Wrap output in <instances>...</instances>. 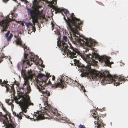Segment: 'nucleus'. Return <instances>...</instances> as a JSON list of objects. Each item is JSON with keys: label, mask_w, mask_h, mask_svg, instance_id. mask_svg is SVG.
<instances>
[{"label": "nucleus", "mask_w": 128, "mask_h": 128, "mask_svg": "<svg viewBox=\"0 0 128 128\" xmlns=\"http://www.w3.org/2000/svg\"><path fill=\"white\" fill-rule=\"evenodd\" d=\"M51 24L52 25V30L54 28V27L55 26V24H54L53 22H52L51 23Z\"/></svg>", "instance_id": "33"}, {"label": "nucleus", "mask_w": 128, "mask_h": 128, "mask_svg": "<svg viewBox=\"0 0 128 128\" xmlns=\"http://www.w3.org/2000/svg\"><path fill=\"white\" fill-rule=\"evenodd\" d=\"M42 83L41 82H39L37 83V88L40 92H42V91H43V90L44 89V87H43L44 85L42 86Z\"/></svg>", "instance_id": "18"}, {"label": "nucleus", "mask_w": 128, "mask_h": 128, "mask_svg": "<svg viewBox=\"0 0 128 128\" xmlns=\"http://www.w3.org/2000/svg\"><path fill=\"white\" fill-rule=\"evenodd\" d=\"M13 113L14 115L17 117L19 119L21 120L22 119V115L23 114L22 112H20L19 114H17L15 112H13Z\"/></svg>", "instance_id": "20"}, {"label": "nucleus", "mask_w": 128, "mask_h": 128, "mask_svg": "<svg viewBox=\"0 0 128 128\" xmlns=\"http://www.w3.org/2000/svg\"><path fill=\"white\" fill-rule=\"evenodd\" d=\"M14 84H16L17 86H18V83L17 81L16 80L14 82Z\"/></svg>", "instance_id": "36"}, {"label": "nucleus", "mask_w": 128, "mask_h": 128, "mask_svg": "<svg viewBox=\"0 0 128 128\" xmlns=\"http://www.w3.org/2000/svg\"><path fill=\"white\" fill-rule=\"evenodd\" d=\"M35 55L31 52H29V54H26L25 52L24 54V60H23V64L22 66V70L21 72L22 74L24 75L26 74V70H23V68H26L29 66H31L30 63L32 60L34 62V59Z\"/></svg>", "instance_id": "9"}, {"label": "nucleus", "mask_w": 128, "mask_h": 128, "mask_svg": "<svg viewBox=\"0 0 128 128\" xmlns=\"http://www.w3.org/2000/svg\"><path fill=\"white\" fill-rule=\"evenodd\" d=\"M72 64H71V65H72Z\"/></svg>", "instance_id": "54"}, {"label": "nucleus", "mask_w": 128, "mask_h": 128, "mask_svg": "<svg viewBox=\"0 0 128 128\" xmlns=\"http://www.w3.org/2000/svg\"><path fill=\"white\" fill-rule=\"evenodd\" d=\"M38 19V18L37 21L34 24L32 21L33 24L32 23L30 22L25 23V24L28 29L29 30H32V31L35 32L36 30V28L35 27V26L36 25L35 23L37 22Z\"/></svg>", "instance_id": "15"}, {"label": "nucleus", "mask_w": 128, "mask_h": 128, "mask_svg": "<svg viewBox=\"0 0 128 128\" xmlns=\"http://www.w3.org/2000/svg\"><path fill=\"white\" fill-rule=\"evenodd\" d=\"M43 61H42V60H41V63L40 65H42L43 64Z\"/></svg>", "instance_id": "45"}, {"label": "nucleus", "mask_w": 128, "mask_h": 128, "mask_svg": "<svg viewBox=\"0 0 128 128\" xmlns=\"http://www.w3.org/2000/svg\"><path fill=\"white\" fill-rule=\"evenodd\" d=\"M46 76H47V77L48 78H48L49 77H50L51 76H50V74H47L46 73Z\"/></svg>", "instance_id": "37"}, {"label": "nucleus", "mask_w": 128, "mask_h": 128, "mask_svg": "<svg viewBox=\"0 0 128 128\" xmlns=\"http://www.w3.org/2000/svg\"><path fill=\"white\" fill-rule=\"evenodd\" d=\"M2 105V109L4 111L6 112V114H7L8 112L7 111V110L6 109V108L4 107L3 104Z\"/></svg>", "instance_id": "29"}, {"label": "nucleus", "mask_w": 128, "mask_h": 128, "mask_svg": "<svg viewBox=\"0 0 128 128\" xmlns=\"http://www.w3.org/2000/svg\"><path fill=\"white\" fill-rule=\"evenodd\" d=\"M55 79V77L54 76H52V80L54 81Z\"/></svg>", "instance_id": "41"}, {"label": "nucleus", "mask_w": 128, "mask_h": 128, "mask_svg": "<svg viewBox=\"0 0 128 128\" xmlns=\"http://www.w3.org/2000/svg\"><path fill=\"white\" fill-rule=\"evenodd\" d=\"M62 11H63V10H62V11L61 12H60L61 13V14H62L64 16V18L65 17H64V14H63V13L62 12Z\"/></svg>", "instance_id": "43"}, {"label": "nucleus", "mask_w": 128, "mask_h": 128, "mask_svg": "<svg viewBox=\"0 0 128 128\" xmlns=\"http://www.w3.org/2000/svg\"><path fill=\"white\" fill-rule=\"evenodd\" d=\"M32 8L33 10L28 8L27 9L28 15L30 16V18L32 20L34 24L37 21L38 18L39 17H42L43 16L42 10L40 11L39 9L42 6L38 5L37 0H34L33 1Z\"/></svg>", "instance_id": "7"}, {"label": "nucleus", "mask_w": 128, "mask_h": 128, "mask_svg": "<svg viewBox=\"0 0 128 128\" xmlns=\"http://www.w3.org/2000/svg\"><path fill=\"white\" fill-rule=\"evenodd\" d=\"M104 116V115L101 114L100 116H102V117H104V116Z\"/></svg>", "instance_id": "46"}, {"label": "nucleus", "mask_w": 128, "mask_h": 128, "mask_svg": "<svg viewBox=\"0 0 128 128\" xmlns=\"http://www.w3.org/2000/svg\"><path fill=\"white\" fill-rule=\"evenodd\" d=\"M55 34H56L58 35L59 36H58V38H60L61 36L60 35V31L58 30H56L54 31Z\"/></svg>", "instance_id": "24"}, {"label": "nucleus", "mask_w": 128, "mask_h": 128, "mask_svg": "<svg viewBox=\"0 0 128 128\" xmlns=\"http://www.w3.org/2000/svg\"><path fill=\"white\" fill-rule=\"evenodd\" d=\"M64 11L66 16L68 18V14H70L69 11L67 10H64Z\"/></svg>", "instance_id": "25"}, {"label": "nucleus", "mask_w": 128, "mask_h": 128, "mask_svg": "<svg viewBox=\"0 0 128 128\" xmlns=\"http://www.w3.org/2000/svg\"><path fill=\"white\" fill-rule=\"evenodd\" d=\"M10 99H9V100L7 99V100H6V103H8L10 101Z\"/></svg>", "instance_id": "39"}, {"label": "nucleus", "mask_w": 128, "mask_h": 128, "mask_svg": "<svg viewBox=\"0 0 128 128\" xmlns=\"http://www.w3.org/2000/svg\"><path fill=\"white\" fill-rule=\"evenodd\" d=\"M5 86L6 88V91L7 92L9 91L10 90V88L9 87L7 86Z\"/></svg>", "instance_id": "38"}, {"label": "nucleus", "mask_w": 128, "mask_h": 128, "mask_svg": "<svg viewBox=\"0 0 128 128\" xmlns=\"http://www.w3.org/2000/svg\"><path fill=\"white\" fill-rule=\"evenodd\" d=\"M27 72L28 76L30 78H32L33 77L34 74H33L32 71L31 70H28Z\"/></svg>", "instance_id": "21"}, {"label": "nucleus", "mask_w": 128, "mask_h": 128, "mask_svg": "<svg viewBox=\"0 0 128 128\" xmlns=\"http://www.w3.org/2000/svg\"><path fill=\"white\" fill-rule=\"evenodd\" d=\"M56 0H55L54 1L52 0L50 2V4H52V6L54 7V6L53 4H54V2L55 1L56 3L55 4H56Z\"/></svg>", "instance_id": "28"}, {"label": "nucleus", "mask_w": 128, "mask_h": 128, "mask_svg": "<svg viewBox=\"0 0 128 128\" xmlns=\"http://www.w3.org/2000/svg\"><path fill=\"white\" fill-rule=\"evenodd\" d=\"M14 36H15V37L16 38H18V37H17V36H16V35H15Z\"/></svg>", "instance_id": "48"}, {"label": "nucleus", "mask_w": 128, "mask_h": 128, "mask_svg": "<svg viewBox=\"0 0 128 128\" xmlns=\"http://www.w3.org/2000/svg\"><path fill=\"white\" fill-rule=\"evenodd\" d=\"M69 80H72L67 76H61V78L60 79V82L55 83L54 84H52V87L55 88L60 87L63 88L64 87L65 82L68 84Z\"/></svg>", "instance_id": "12"}, {"label": "nucleus", "mask_w": 128, "mask_h": 128, "mask_svg": "<svg viewBox=\"0 0 128 128\" xmlns=\"http://www.w3.org/2000/svg\"><path fill=\"white\" fill-rule=\"evenodd\" d=\"M10 30H8L6 34V38L8 37V36L9 34H10Z\"/></svg>", "instance_id": "32"}, {"label": "nucleus", "mask_w": 128, "mask_h": 128, "mask_svg": "<svg viewBox=\"0 0 128 128\" xmlns=\"http://www.w3.org/2000/svg\"><path fill=\"white\" fill-rule=\"evenodd\" d=\"M42 96L45 97L48 100V98L46 97L48 96H50V92H49L48 90H45L44 91H42Z\"/></svg>", "instance_id": "19"}, {"label": "nucleus", "mask_w": 128, "mask_h": 128, "mask_svg": "<svg viewBox=\"0 0 128 128\" xmlns=\"http://www.w3.org/2000/svg\"><path fill=\"white\" fill-rule=\"evenodd\" d=\"M0 84L1 85V86H3V84H2V81L1 79H0Z\"/></svg>", "instance_id": "40"}, {"label": "nucleus", "mask_w": 128, "mask_h": 128, "mask_svg": "<svg viewBox=\"0 0 128 128\" xmlns=\"http://www.w3.org/2000/svg\"><path fill=\"white\" fill-rule=\"evenodd\" d=\"M67 20L65 18L64 19L67 24L66 27L69 32H71L74 34H76L78 30L81 29V25L82 22L80 19L77 18L74 16L73 13L68 14Z\"/></svg>", "instance_id": "4"}, {"label": "nucleus", "mask_w": 128, "mask_h": 128, "mask_svg": "<svg viewBox=\"0 0 128 128\" xmlns=\"http://www.w3.org/2000/svg\"><path fill=\"white\" fill-rule=\"evenodd\" d=\"M44 102V104L46 105L45 107L44 108L45 110L34 112V114H33V116L34 115L33 118L34 121L48 118L50 117V114L52 115V118L58 120L60 119L61 122L65 123L66 122L63 118H60V115L58 113V111L56 109H54L53 108H51L49 106L48 100Z\"/></svg>", "instance_id": "1"}, {"label": "nucleus", "mask_w": 128, "mask_h": 128, "mask_svg": "<svg viewBox=\"0 0 128 128\" xmlns=\"http://www.w3.org/2000/svg\"><path fill=\"white\" fill-rule=\"evenodd\" d=\"M16 102H17V104L21 105L23 107V108H22V112H22L23 114L22 115V116L24 115L26 118L31 119L30 118V116L26 115L24 113V112L25 113H26L27 111V109L29 106V105H28V102H25L24 103L22 101V100H21L19 102L17 101L16 100Z\"/></svg>", "instance_id": "14"}, {"label": "nucleus", "mask_w": 128, "mask_h": 128, "mask_svg": "<svg viewBox=\"0 0 128 128\" xmlns=\"http://www.w3.org/2000/svg\"><path fill=\"white\" fill-rule=\"evenodd\" d=\"M4 2H6L7 1H8L9 0H3Z\"/></svg>", "instance_id": "44"}, {"label": "nucleus", "mask_w": 128, "mask_h": 128, "mask_svg": "<svg viewBox=\"0 0 128 128\" xmlns=\"http://www.w3.org/2000/svg\"><path fill=\"white\" fill-rule=\"evenodd\" d=\"M83 91L84 92H86V90L84 88V90Z\"/></svg>", "instance_id": "47"}, {"label": "nucleus", "mask_w": 128, "mask_h": 128, "mask_svg": "<svg viewBox=\"0 0 128 128\" xmlns=\"http://www.w3.org/2000/svg\"><path fill=\"white\" fill-rule=\"evenodd\" d=\"M70 39L74 43H78L84 47L85 50L83 52H87L89 50H94L93 46L95 45V42L94 40L91 38H82L76 36L75 34H73V36L69 37Z\"/></svg>", "instance_id": "5"}, {"label": "nucleus", "mask_w": 128, "mask_h": 128, "mask_svg": "<svg viewBox=\"0 0 128 128\" xmlns=\"http://www.w3.org/2000/svg\"><path fill=\"white\" fill-rule=\"evenodd\" d=\"M97 77L102 79V82L104 83L110 84L114 82L116 84V86L119 85L122 83V80H124V78L116 76L114 75L113 76L110 74L108 71H105L103 72V74H94L92 76L93 79H96Z\"/></svg>", "instance_id": "3"}, {"label": "nucleus", "mask_w": 128, "mask_h": 128, "mask_svg": "<svg viewBox=\"0 0 128 128\" xmlns=\"http://www.w3.org/2000/svg\"><path fill=\"white\" fill-rule=\"evenodd\" d=\"M79 128H86L85 126L84 125H82L81 124H80L79 126Z\"/></svg>", "instance_id": "34"}, {"label": "nucleus", "mask_w": 128, "mask_h": 128, "mask_svg": "<svg viewBox=\"0 0 128 128\" xmlns=\"http://www.w3.org/2000/svg\"><path fill=\"white\" fill-rule=\"evenodd\" d=\"M84 56V58L87 63L90 64V66L96 63L97 61H96V60L98 58L99 61L101 62L105 63V65L106 66L111 67V64H113V62L111 63L109 60L110 58V57L102 56L99 58V55L94 51L92 52V54H86Z\"/></svg>", "instance_id": "6"}, {"label": "nucleus", "mask_w": 128, "mask_h": 128, "mask_svg": "<svg viewBox=\"0 0 128 128\" xmlns=\"http://www.w3.org/2000/svg\"><path fill=\"white\" fill-rule=\"evenodd\" d=\"M72 82L73 83H74V82H76V80H75V81H74V80H72Z\"/></svg>", "instance_id": "42"}, {"label": "nucleus", "mask_w": 128, "mask_h": 128, "mask_svg": "<svg viewBox=\"0 0 128 128\" xmlns=\"http://www.w3.org/2000/svg\"><path fill=\"white\" fill-rule=\"evenodd\" d=\"M16 44H17L20 45L22 47L24 48V50L25 49L28 50L29 48L25 44H24L23 46L22 44V41L21 40V38L20 37H18L16 40Z\"/></svg>", "instance_id": "17"}, {"label": "nucleus", "mask_w": 128, "mask_h": 128, "mask_svg": "<svg viewBox=\"0 0 128 128\" xmlns=\"http://www.w3.org/2000/svg\"><path fill=\"white\" fill-rule=\"evenodd\" d=\"M13 36V34H12L11 33L10 34V36L9 37H8H8H6L7 39V40L8 41H9L12 38Z\"/></svg>", "instance_id": "26"}, {"label": "nucleus", "mask_w": 128, "mask_h": 128, "mask_svg": "<svg viewBox=\"0 0 128 128\" xmlns=\"http://www.w3.org/2000/svg\"><path fill=\"white\" fill-rule=\"evenodd\" d=\"M14 125L13 123H9L6 125L5 128H14Z\"/></svg>", "instance_id": "22"}, {"label": "nucleus", "mask_w": 128, "mask_h": 128, "mask_svg": "<svg viewBox=\"0 0 128 128\" xmlns=\"http://www.w3.org/2000/svg\"><path fill=\"white\" fill-rule=\"evenodd\" d=\"M38 77L39 79L41 80V81L40 82H41L42 84H44V85L46 87L48 85H50V86H51L52 87V84L50 81V79L49 80L48 82H47L48 78L46 75L42 74H40L38 75Z\"/></svg>", "instance_id": "13"}, {"label": "nucleus", "mask_w": 128, "mask_h": 128, "mask_svg": "<svg viewBox=\"0 0 128 128\" xmlns=\"http://www.w3.org/2000/svg\"><path fill=\"white\" fill-rule=\"evenodd\" d=\"M73 61L75 66L81 68L80 69L82 72L81 74V77H82L85 76L87 72L90 70V66L87 65V66H85L83 64L80 63L79 60L76 59H74Z\"/></svg>", "instance_id": "11"}, {"label": "nucleus", "mask_w": 128, "mask_h": 128, "mask_svg": "<svg viewBox=\"0 0 128 128\" xmlns=\"http://www.w3.org/2000/svg\"><path fill=\"white\" fill-rule=\"evenodd\" d=\"M63 41H60L59 43V41H57L58 46H61V50L63 51V54L65 55L66 54L68 57L71 58H76L77 56H82L81 53L79 50L74 48L73 47L70 46V48L68 46L67 44L64 42H67L68 40L67 37L65 36L63 37Z\"/></svg>", "instance_id": "2"}, {"label": "nucleus", "mask_w": 128, "mask_h": 128, "mask_svg": "<svg viewBox=\"0 0 128 128\" xmlns=\"http://www.w3.org/2000/svg\"><path fill=\"white\" fill-rule=\"evenodd\" d=\"M70 82H72V80H69Z\"/></svg>", "instance_id": "51"}, {"label": "nucleus", "mask_w": 128, "mask_h": 128, "mask_svg": "<svg viewBox=\"0 0 128 128\" xmlns=\"http://www.w3.org/2000/svg\"><path fill=\"white\" fill-rule=\"evenodd\" d=\"M8 117H9V118H10V116L9 115H8Z\"/></svg>", "instance_id": "52"}, {"label": "nucleus", "mask_w": 128, "mask_h": 128, "mask_svg": "<svg viewBox=\"0 0 128 128\" xmlns=\"http://www.w3.org/2000/svg\"><path fill=\"white\" fill-rule=\"evenodd\" d=\"M8 81H5L4 80L3 82H2V84H3V86H5V84H6L8 83Z\"/></svg>", "instance_id": "31"}, {"label": "nucleus", "mask_w": 128, "mask_h": 128, "mask_svg": "<svg viewBox=\"0 0 128 128\" xmlns=\"http://www.w3.org/2000/svg\"><path fill=\"white\" fill-rule=\"evenodd\" d=\"M15 10H13V12H11V15L12 16H14V12H15Z\"/></svg>", "instance_id": "35"}, {"label": "nucleus", "mask_w": 128, "mask_h": 128, "mask_svg": "<svg viewBox=\"0 0 128 128\" xmlns=\"http://www.w3.org/2000/svg\"><path fill=\"white\" fill-rule=\"evenodd\" d=\"M13 0V1H15V2L16 1V0Z\"/></svg>", "instance_id": "50"}, {"label": "nucleus", "mask_w": 128, "mask_h": 128, "mask_svg": "<svg viewBox=\"0 0 128 128\" xmlns=\"http://www.w3.org/2000/svg\"><path fill=\"white\" fill-rule=\"evenodd\" d=\"M20 88L24 90H26L27 91L26 93L25 94L22 93L20 96V97L22 98V101L24 103L25 102H28L29 106L30 105H33L34 104L30 102V97L29 95L27 94L29 93L31 91L28 82L27 80L24 82L23 86L20 87Z\"/></svg>", "instance_id": "8"}, {"label": "nucleus", "mask_w": 128, "mask_h": 128, "mask_svg": "<svg viewBox=\"0 0 128 128\" xmlns=\"http://www.w3.org/2000/svg\"><path fill=\"white\" fill-rule=\"evenodd\" d=\"M32 64V63H31V64Z\"/></svg>", "instance_id": "53"}, {"label": "nucleus", "mask_w": 128, "mask_h": 128, "mask_svg": "<svg viewBox=\"0 0 128 128\" xmlns=\"http://www.w3.org/2000/svg\"><path fill=\"white\" fill-rule=\"evenodd\" d=\"M55 13L57 14L58 12H61L62 11V9L60 8H56L55 9Z\"/></svg>", "instance_id": "23"}, {"label": "nucleus", "mask_w": 128, "mask_h": 128, "mask_svg": "<svg viewBox=\"0 0 128 128\" xmlns=\"http://www.w3.org/2000/svg\"><path fill=\"white\" fill-rule=\"evenodd\" d=\"M118 77H120L121 78H124V80H122V81H121V82H122V83L121 84H122V83H123L125 81H126V80L128 81V80H127V79H126V78L124 77L118 76ZM127 78H128V76Z\"/></svg>", "instance_id": "30"}, {"label": "nucleus", "mask_w": 128, "mask_h": 128, "mask_svg": "<svg viewBox=\"0 0 128 128\" xmlns=\"http://www.w3.org/2000/svg\"><path fill=\"white\" fill-rule=\"evenodd\" d=\"M8 57L6 56H4V55L3 56H2L0 57V63L2 61V59L4 58H7Z\"/></svg>", "instance_id": "27"}, {"label": "nucleus", "mask_w": 128, "mask_h": 128, "mask_svg": "<svg viewBox=\"0 0 128 128\" xmlns=\"http://www.w3.org/2000/svg\"><path fill=\"white\" fill-rule=\"evenodd\" d=\"M11 18H9V16L8 17H4L3 16H0V26L2 27V29L1 30V32L6 31L8 28L9 26L8 23L11 21H15L14 19H13V17Z\"/></svg>", "instance_id": "10"}, {"label": "nucleus", "mask_w": 128, "mask_h": 128, "mask_svg": "<svg viewBox=\"0 0 128 128\" xmlns=\"http://www.w3.org/2000/svg\"><path fill=\"white\" fill-rule=\"evenodd\" d=\"M22 2H23L25 0H20Z\"/></svg>", "instance_id": "49"}, {"label": "nucleus", "mask_w": 128, "mask_h": 128, "mask_svg": "<svg viewBox=\"0 0 128 128\" xmlns=\"http://www.w3.org/2000/svg\"><path fill=\"white\" fill-rule=\"evenodd\" d=\"M2 121L3 123L5 124H7L8 122V120L7 116L2 114V112H0V121Z\"/></svg>", "instance_id": "16"}]
</instances>
